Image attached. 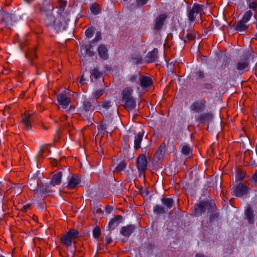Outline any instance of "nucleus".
Here are the masks:
<instances>
[{"label":"nucleus","mask_w":257,"mask_h":257,"mask_svg":"<svg viewBox=\"0 0 257 257\" xmlns=\"http://www.w3.org/2000/svg\"><path fill=\"white\" fill-rule=\"evenodd\" d=\"M113 210V207L111 206L107 205L105 207V211L106 212L110 213Z\"/></svg>","instance_id":"nucleus-52"},{"label":"nucleus","mask_w":257,"mask_h":257,"mask_svg":"<svg viewBox=\"0 0 257 257\" xmlns=\"http://www.w3.org/2000/svg\"><path fill=\"white\" fill-rule=\"evenodd\" d=\"M144 132L143 131L136 134L134 140V149L136 150L141 148V144L143 140Z\"/></svg>","instance_id":"nucleus-18"},{"label":"nucleus","mask_w":257,"mask_h":257,"mask_svg":"<svg viewBox=\"0 0 257 257\" xmlns=\"http://www.w3.org/2000/svg\"><path fill=\"white\" fill-rule=\"evenodd\" d=\"M37 56L36 48L29 50L27 53L26 54V57L30 60V63L31 64H33L32 60L36 58Z\"/></svg>","instance_id":"nucleus-31"},{"label":"nucleus","mask_w":257,"mask_h":257,"mask_svg":"<svg viewBox=\"0 0 257 257\" xmlns=\"http://www.w3.org/2000/svg\"><path fill=\"white\" fill-rule=\"evenodd\" d=\"M194 213L196 216L201 215L202 213L214 208V202L213 200L201 201L194 205Z\"/></svg>","instance_id":"nucleus-2"},{"label":"nucleus","mask_w":257,"mask_h":257,"mask_svg":"<svg viewBox=\"0 0 257 257\" xmlns=\"http://www.w3.org/2000/svg\"><path fill=\"white\" fill-rule=\"evenodd\" d=\"M202 11L201 6L195 4L193 5L192 9L188 11V18L190 21H194L196 16Z\"/></svg>","instance_id":"nucleus-7"},{"label":"nucleus","mask_w":257,"mask_h":257,"mask_svg":"<svg viewBox=\"0 0 257 257\" xmlns=\"http://www.w3.org/2000/svg\"><path fill=\"white\" fill-rule=\"evenodd\" d=\"M254 36H255V39L257 40V33L255 34Z\"/></svg>","instance_id":"nucleus-64"},{"label":"nucleus","mask_w":257,"mask_h":257,"mask_svg":"<svg viewBox=\"0 0 257 257\" xmlns=\"http://www.w3.org/2000/svg\"><path fill=\"white\" fill-rule=\"evenodd\" d=\"M141 193L143 196H147L148 195V190H142L141 191Z\"/></svg>","instance_id":"nucleus-56"},{"label":"nucleus","mask_w":257,"mask_h":257,"mask_svg":"<svg viewBox=\"0 0 257 257\" xmlns=\"http://www.w3.org/2000/svg\"><path fill=\"white\" fill-rule=\"evenodd\" d=\"M105 241H106V242L107 244H109L112 241V239L111 238V237L109 236H107L106 237H105Z\"/></svg>","instance_id":"nucleus-53"},{"label":"nucleus","mask_w":257,"mask_h":257,"mask_svg":"<svg viewBox=\"0 0 257 257\" xmlns=\"http://www.w3.org/2000/svg\"><path fill=\"white\" fill-rule=\"evenodd\" d=\"M148 164L147 156L145 154H140L136 160V166L140 175H145Z\"/></svg>","instance_id":"nucleus-4"},{"label":"nucleus","mask_w":257,"mask_h":257,"mask_svg":"<svg viewBox=\"0 0 257 257\" xmlns=\"http://www.w3.org/2000/svg\"><path fill=\"white\" fill-rule=\"evenodd\" d=\"M246 172L243 170L239 169L237 170L236 177L239 181L242 180L246 176Z\"/></svg>","instance_id":"nucleus-36"},{"label":"nucleus","mask_w":257,"mask_h":257,"mask_svg":"<svg viewBox=\"0 0 257 257\" xmlns=\"http://www.w3.org/2000/svg\"><path fill=\"white\" fill-rule=\"evenodd\" d=\"M101 39V34L100 32H97L95 38L92 41V42L95 43Z\"/></svg>","instance_id":"nucleus-46"},{"label":"nucleus","mask_w":257,"mask_h":257,"mask_svg":"<svg viewBox=\"0 0 257 257\" xmlns=\"http://www.w3.org/2000/svg\"><path fill=\"white\" fill-rule=\"evenodd\" d=\"M102 75V73L97 68H94L91 71V76L96 79L100 78Z\"/></svg>","instance_id":"nucleus-35"},{"label":"nucleus","mask_w":257,"mask_h":257,"mask_svg":"<svg viewBox=\"0 0 257 257\" xmlns=\"http://www.w3.org/2000/svg\"><path fill=\"white\" fill-rule=\"evenodd\" d=\"M249 188L243 185L242 183H239L232 188V193L237 197H241L243 195H246L249 191Z\"/></svg>","instance_id":"nucleus-6"},{"label":"nucleus","mask_w":257,"mask_h":257,"mask_svg":"<svg viewBox=\"0 0 257 257\" xmlns=\"http://www.w3.org/2000/svg\"><path fill=\"white\" fill-rule=\"evenodd\" d=\"M0 21L6 27L12 25V15L7 12H0Z\"/></svg>","instance_id":"nucleus-8"},{"label":"nucleus","mask_w":257,"mask_h":257,"mask_svg":"<svg viewBox=\"0 0 257 257\" xmlns=\"http://www.w3.org/2000/svg\"><path fill=\"white\" fill-rule=\"evenodd\" d=\"M197 74L198 77L199 79H203L204 78V74L203 71H199Z\"/></svg>","instance_id":"nucleus-51"},{"label":"nucleus","mask_w":257,"mask_h":257,"mask_svg":"<svg viewBox=\"0 0 257 257\" xmlns=\"http://www.w3.org/2000/svg\"><path fill=\"white\" fill-rule=\"evenodd\" d=\"M149 0H136V3L138 7H140L146 5Z\"/></svg>","instance_id":"nucleus-48"},{"label":"nucleus","mask_w":257,"mask_h":257,"mask_svg":"<svg viewBox=\"0 0 257 257\" xmlns=\"http://www.w3.org/2000/svg\"><path fill=\"white\" fill-rule=\"evenodd\" d=\"M85 80L83 75H82L79 80V83L81 85L83 84V82Z\"/></svg>","instance_id":"nucleus-54"},{"label":"nucleus","mask_w":257,"mask_h":257,"mask_svg":"<svg viewBox=\"0 0 257 257\" xmlns=\"http://www.w3.org/2000/svg\"><path fill=\"white\" fill-rule=\"evenodd\" d=\"M245 216L248 223L253 224L254 222V214L250 206H248L245 210Z\"/></svg>","instance_id":"nucleus-21"},{"label":"nucleus","mask_w":257,"mask_h":257,"mask_svg":"<svg viewBox=\"0 0 257 257\" xmlns=\"http://www.w3.org/2000/svg\"><path fill=\"white\" fill-rule=\"evenodd\" d=\"M57 100L63 108L65 109L71 102V98L67 97L65 94L61 93L57 96Z\"/></svg>","instance_id":"nucleus-11"},{"label":"nucleus","mask_w":257,"mask_h":257,"mask_svg":"<svg viewBox=\"0 0 257 257\" xmlns=\"http://www.w3.org/2000/svg\"><path fill=\"white\" fill-rule=\"evenodd\" d=\"M26 45H27V44H26V43H23V44H22L21 45V46H20L21 49L22 50H23V48H24V46H26Z\"/></svg>","instance_id":"nucleus-60"},{"label":"nucleus","mask_w":257,"mask_h":257,"mask_svg":"<svg viewBox=\"0 0 257 257\" xmlns=\"http://www.w3.org/2000/svg\"><path fill=\"white\" fill-rule=\"evenodd\" d=\"M91 12L94 15H97L101 12V9L99 5L97 4H93L90 7Z\"/></svg>","instance_id":"nucleus-34"},{"label":"nucleus","mask_w":257,"mask_h":257,"mask_svg":"<svg viewBox=\"0 0 257 257\" xmlns=\"http://www.w3.org/2000/svg\"><path fill=\"white\" fill-rule=\"evenodd\" d=\"M208 212L210 213L209 219L210 221H213L218 218L219 213L216 210V207L215 203L214 208L213 209H209Z\"/></svg>","instance_id":"nucleus-27"},{"label":"nucleus","mask_w":257,"mask_h":257,"mask_svg":"<svg viewBox=\"0 0 257 257\" xmlns=\"http://www.w3.org/2000/svg\"><path fill=\"white\" fill-rule=\"evenodd\" d=\"M103 94V91L102 90H97L94 94V96L96 98L100 97Z\"/></svg>","instance_id":"nucleus-50"},{"label":"nucleus","mask_w":257,"mask_h":257,"mask_svg":"<svg viewBox=\"0 0 257 257\" xmlns=\"http://www.w3.org/2000/svg\"><path fill=\"white\" fill-rule=\"evenodd\" d=\"M101 234L100 228L98 226H96L93 229V235L95 238H98Z\"/></svg>","instance_id":"nucleus-41"},{"label":"nucleus","mask_w":257,"mask_h":257,"mask_svg":"<svg viewBox=\"0 0 257 257\" xmlns=\"http://www.w3.org/2000/svg\"><path fill=\"white\" fill-rule=\"evenodd\" d=\"M207 101L205 98H201L195 101L190 106V109L196 112H201L206 107Z\"/></svg>","instance_id":"nucleus-5"},{"label":"nucleus","mask_w":257,"mask_h":257,"mask_svg":"<svg viewBox=\"0 0 257 257\" xmlns=\"http://www.w3.org/2000/svg\"><path fill=\"white\" fill-rule=\"evenodd\" d=\"M129 61L134 64H140L143 62V59L140 55L134 53L130 55Z\"/></svg>","instance_id":"nucleus-26"},{"label":"nucleus","mask_w":257,"mask_h":257,"mask_svg":"<svg viewBox=\"0 0 257 257\" xmlns=\"http://www.w3.org/2000/svg\"><path fill=\"white\" fill-rule=\"evenodd\" d=\"M251 182L255 185H257V170L253 174L251 179Z\"/></svg>","instance_id":"nucleus-45"},{"label":"nucleus","mask_w":257,"mask_h":257,"mask_svg":"<svg viewBox=\"0 0 257 257\" xmlns=\"http://www.w3.org/2000/svg\"><path fill=\"white\" fill-rule=\"evenodd\" d=\"M26 2H27L28 3H31V0H25Z\"/></svg>","instance_id":"nucleus-63"},{"label":"nucleus","mask_w":257,"mask_h":257,"mask_svg":"<svg viewBox=\"0 0 257 257\" xmlns=\"http://www.w3.org/2000/svg\"><path fill=\"white\" fill-rule=\"evenodd\" d=\"M94 30L93 28H89L85 31V35L88 38H91L93 35Z\"/></svg>","instance_id":"nucleus-43"},{"label":"nucleus","mask_w":257,"mask_h":257,"mask_svg":"<svg viewBox=\"0 0 257 257\" xmlns=\"http://www.w3.org/2000/svg\"><path fill=\"white\" fill-rule=\"evenodd\" d=\"M161 201L169 209L172 208L174 203V200L171 198L163 197L162 198Z\"/></svg>","instance_id":"nucleus-29"},{"label":"nucleus","mask_w":257,"mask_h":257,"mask_svg":"<svg viewBox=\"0 0 257 257\" xmlns=\"http://www.w3.org/2000/svg\"><path fill=\"white\" fill-rule=\"evenodd\" d=\"M196 38V33L194 30L190 29L187 31V34H185L184 32H183L182 39L184 42H188L193 41Z\"/></svg>","instance_id":"nucleus-13"},{"label":"nucleus","mask_w":257,"mask_h":257,"mask_svg":"<svg viewBox=\"0 0 257 257\" xmlns=\"http://www.w3.org/2000/svg\"><path fill=\"white\" fill-rule=\"evenodd\" d=\"M154 212L157 214H164L166 213L165 209L164 207L159 205H156L154 207Z\"/></svg>","instance_id":"nucleus-37"},{"label":"nucleus","mask_w":257,"mask_h":257,"mask_svg":"<svg viewBox=\"0 0 257 257\" xmlns=\"http://www.w3.org/2000/svg\"><path fill=\"white\" fill-rule=\"evenodd\" d=\"M251 16L252 12L250 10L244 13L241 20L246 23L249 21Z\"/></svg>","instance_id":"nucleus-40"},{"label":"nucleus","mask_w":257,"mask_h":257,"mask_svg":"<svg viewBox=\"0 0 257 257\" xmlns=\"http://www.w3.org/2000/svg\"><path fill=\"white\" fill-rule=\"evenodd\" d=\"M257 7V4L254 2H252L249 4V8L250 9H252L253 10H255Z\"/></svg>","instance_id":"nucleus-49"},{"label":"nucleus","mask_w":257,"mask_h":257,"mask_svg":"<svg viewBox=\"0 0 257 257\" xmlns=\"http://www.w3.org/2000/svg\"><path fill=\"white\" fill-rule=\"evenodd\" d=\"M35 193H40L42 194H47L51 192L50 187L46 184H39L37 183V187L34 190Z\"/></svg>","instance_id":"nucleus-14"},{"label":"nucleus","mask_w":257,"mask_h":257,"mask_svg":"<svg viewBox=\"0 0 257 257\" xmlns=\"http://www.w3.org/2000/svg\"><path fill=\"white\" fill-rule=\"evenodd\" d=\"M62 176V174L61 172H57L54 174L51 179V184L53 186L60 184L61 182Z\"/></svg>","instance_id":"nucleus-24"},{"label":"nucleus","mask_w":257,"mask_h":257,"mask_svg":"<svg viewBox=\"0 0 257 257\" xmlns=\"http://www.w3.org/2000/svg\"><path fill=\"white\" fill-rule=\"evenodd\" d=\"M137 228L135 225L129 224L123 226L120 231V234L124 237H129Z\"/></svg>","instance_id":"nucleus-10"},{"label":"nucleus","mask_w":257,"mask_h":257,"mask_svg":"<svg viewBox=\"0 0 257 257\" xmlns=\"http://www.w3.org/2000/svg\"><path fill=\"white\" fill-rule=\"evenodd\" d=\"M249 60L247 58L240 59L235 65V67L239 71H246L248 70Z\"/></svg>","instance_id":"nucleus-9"},{"label":"nucleus","mask_w":257,"mask_h":257,"mask_svg":"<svg viewBox=\"0 0 257 257\" xmlns=\"http://www.w3.org/2000/svg\"><path fill=\"white\" fill-rule=\"evenodd\" d=\"M130 80L132 82H135L137 80V76L135 75H133L130 77Z\"/></svg>","instance_id":"nucleus-55"},{"label":"nucleus","mask_w":257,"mask_h":257,"mask_svg":"<svg viewBox=\"0 0 257 257\" xmlns=\"http://www.w3.org/2000/svg\"><path fill=\"white\" fill-rule=\"evenodd\" d=\"M122 219V217L121 215H117L112 218L108 223V227L109 229L113 230L121 222Z\"/></svg>","instance_id":"nucleus-17"},{"label":"nucleus","mask_w":257,"mask_h":257,"mask_svg":"<svg viewBox=\"0 0 257 257\" xmlns=\"http://www.w3.org/2000/svg\"><path fill=\"white\" fill-rule=\"evenodd\" d=\"M140 85L142 87H149L152 84V79L147 76H142L140 78Z\"/></svg>","instance_id":"nucleus-22"},{"label":"nucleus","mask_w":257,"mask_h":257,"mask_svg":"<svg viewBox=\"0 0 257 257\" xmlns=\"http://www.w3.org/2000/svg\"><path fill=\"white\" fill-rule=\"evenodd\" d=\"M98 52L99 56L102 59L106 60L108 58L107 49L105 45H100L98 49Z\"/></svg>","instance_id":"nucleus-25"},{"label":"nucleus","mask_w":257,"mask_h":257,"mask_svg":"<svg viewBox=\"0 0 257 257\" xmlns=\"http://www.w3.org/2000/svg\"><path fill=\"white\" fill-rule=\"evenodd\" d=\"M43 151H44L43 150H41V151L39 152V155H41L42 154Z\"/></svg>","instance_id":"nucleus-61"},{"label":"nucleus","mask_w":257,"mask_h":257,"mask_svg":"<svg viewBox=\"0 0 257 257\" xmlns=\"http://www.w3.org/2000/svg\"><path fill=\"white\" fill-rule=\"evenodd\" d=\"M166 149V145L165 143H162L160 146L159 150L156 151L155 153V156L158 158H161L162 157L165 153Z\"/></svg>","instance_id":"nucleus-30"},{"label":"nucleus","mask_w":257,"mask_h":257,"mask_svg":"<svg viewBox=\"0 0 257 257\" xmlns=\"http://www.w3.org/2000/svg\"><path fill=\"white\" fill-rule=\"evenodd\" d=\"M66 3L65 1L63 0H58V6L57 8H60L62 11H64L65 7L66 6Z\"/></svg>","instance_id":"nucleus-44"},{"label":"nucleus","mask_w":257,"mask_h":257,"mask_svg":"<svg viewBox=\"0 0 257 257\" xmlns=\"http://www.w3.org/2000/svg\"><path fill=\"white\" fill-rule=\"evenodd\" d=\"M205 88L207 89H210V88H212V86L209 84H205Z\"/></svg>","instance_id":"nucleus-58"},{"label":"nucleus","mask_w":257,"mask_h":257,"mask_svg":"<svg viewBox=\"0 0 257 257\" xmlns=\"http://www.w3.org/2000/svg\"><path fill=\"white\" fill-rule=\"evenodd\" d=\"M79 234V232L78 230L72 228L61 237V242L66 246H70L72 245L73 240L77 238Z\"/></svg>","instance_id":"nucleus-3"},{"label":"nucleus","mask_w":257,"mask_h":257,"mask_svg":"<svg viewBox=\"0 0 257 257\" xmlns=\"http://www.w3.org/2000/svg\"><path fill=\"white\" fill-rule=\"evenodd\" d=\"M181 152L185 155H189L192 153V149L188 145H184L182 148Z\"/></svg>","instance_id":"nucleus-38"},{"label":"nucleus","mask_w":257,"mask_h":257,"mask_svg":"<svg viewBox=\"0 0 257 257\" xmlns=\"http://www.w3.org/2000/svg\"><path fill=\"white\" fill-rule=\"evenodd\" d=\"M86 48V54L89 57L93 56L94 53L91 50L92 48V45H88L85 46Z\"/></svg>","instance_id":"nucleus-42"},{"label":"nucleus","mask_w":257,"mask_h":257,"mask_svg":"<svg viewBox=\"0 0 257 257\" xmlns=\"http://www.w3.org/2000/svg\"><path fill=\"white\" fill-rule=\"evenodd\" d=\"M111 124V121L108 120H105L104 121H102L98 127L99 131H103L105 132L108 127L110 126Z\"/></svg>","instance_id":"nucleus-33"},{"label":"nucleus","mask_w":257,"mask_h":257,"mask_svg":"<svg viewBox=\"0 0 257 257\" xmlns=\"http://www.w3.org/2000/svg\"><path fill=\"white\" fill-rule=\"evenodd\" d=\"M158 51L157 48H154L152 51L148 53L146 57V61L148 63L154 62L158 58Z\"/></svg>","instance_id":"nucleus-19"},{"label":"nucleus","mask_w":257,"mask_h":257,"mask_svg":"<svg viewBox=\"0 0 257 257\" xmlns=\"http://www.w3.org/2000/svg\"><path fill=\"white\" fill-rule=\"evenodd\" d=\"M245 23L241 20H240L235 26V30L238 32L245 31L248 28V26Z\"/></svg>","instance_id":"nucleus-28"},{"label":"nucleus","mask_w":257,"mask_h":257,"mask_svg":"<svg viewBox=\"0 0 257 257\" xmlns=\"http://www.w3.org/2000/svg\"><path fill=\"white\" fill-rule=\"evenodd\" d=\"M2 73H4V74H8V71H7V70H5V71H3Z\"/></svg>","instance_id":"nucleus-62"},{"label":"nucleus","mask_w":257,"mask_h":257,"mask_svg":"<svg viewBox=\"0 0 257 257\" xmlns=\"http://www.w3.org/2000/svg\"><path fill=\"white\" fill-rule=\"evenodd\" d=\"M212 118V114L209 112H204L199 115L196 121L199 123H205L209 121Z\"/></svg>","instance_id":"nucleus-16"},{"label":"nucleus","mask_w":257,"mask_h":257,"mask_svg":"<svg viewBox=\"0 0 257 257\" xmlns=\"http://www.w3.org/2000/svg\"><path fill=\"white\" fill-rule=\"evenodd\" d=\"M101 106L105 109H108L111 106L110 101L106 100L103 101L102 103Z\"/></svg>","instance_id":"nucleus-47"},{"label":"nucleus","mask_w":257,"mask_h":257,"mask_svg":"<svg viewBox=\"0 0 257 257\" xmlns=\"http://www.w3.org/2000/svg\"><path fill=\"white\" fill-rule=\"evenodd\" d=\"M55 21V17L52 15H47L45 19V23L47 26H51L54 25Z\"/></svg>","instance_id":"nucleus-32"},{"label":"nucleus","mask_w":257,"mask_h":257,"mask_svg":"<svg viewBox=\"0 0 257 257\" xmlns=\"http://www.w3.org/2000/svg\"><path fill=\"white\" fill-rule=\"evenodd\" d=\"M166 18L167 16L165 14L159 15L155 20L154 29L157 31L160 30L163 27Z\"/></svg>","instance_id":"nucleus-12"},{"label":"nucleus","mask_w":257,"mask_h":257,"mask_svg":"<svg viewBox=\"0 0 257 257\" xmlns=\"http://www.w3.org/2000/svg\"><path fill=\"white\" fill-rule=\"evenodd\" d=\"M132 92L133 89L130 88H125L122 92V105L128 111L134 109L136 105V101L132 95Z\"/></svg>","instance_id":"nucleus-1"},{"label":"nucleus","mask_w":257,"mask_h":257,"mask_svg":"<svg viewBox=\"0 0 257 257\" xmlns=\"http://www.w3.org/2000/svg\"><path fill=\"white\" fill-rule=\"evenodd\" d=\"M195 257H207L205 256L203 254L197 253L195 255Z\"/></svg>","instance_id":"nucleus-57"},{"label":"nucleus","mask_w":257,"mask_h":257,"mask_svg":"<svg viewBox=\"0 0 257 257\" xmlns=\"http://www.w3.org/2000/svg\"><path fill=\"white\" fill-rule=\"evenodd\" d=\"M80 179L78 176L73 175L69 179L67 187L69 189H74L80 183Z\"/></svg>","instance_id":"nucleus-15"},{"label":"nucleus","mask_w":257,"mask_h":257,"mask_svg":"<svg viewBox=\"0 0 257 257\" xmlns=\"http://www.w3.org/2000/svg\"><path fill=\"white\" fill-rule=\"evenodd\" d=\"M126 164L125 161H121L116 167L115 170L118 172L121 171L124 169V168L126 167Z\"/></svg>","instance_id":"nucleus-39"},{"label":"nucleus","mask_w":257,"mask_h":257,"mask_svg":"<svg viewBox=\"0 0 257 257\" xmlns=\"http://www.w3.org/2000/svg\"><path fill=\"white\" fill-rule=\"evenodd\" d=\"M31 115L28 113H24L22 115V120L21 122L24 125L25 128L29 130L31 128V124L30 123V118Z\"/></svg>","instance_id":"nucleus-20"},{"label":"nucleus","mask_w":257,"mask_h":257,"mask_svg":"<svg viewBox=\"0 0 257 257\" xmlns=\"http://www.w3.org/2000/svg\"><path fill=\"white\" fill-rule=\"evenodd\" d=\"M98 102L96 100L93 99L92 102H90L88 100H85L83 102L82 107L83 109L85 111H93L94 108L92 106V104L97 103Z\"/></svg>","instance_id":"nucleus-23"},{"label":"nucleus","mask_w":257,"mask_h":257,"mask_svg":"<svg viewBox=\"0 0 257 257\" xmlns=\"http://www.w3.org/2000/svg\"><path fill=\"white\" fill-rule=\"evenodd\" d=\"M63 12H64V11H62L60 9V8H59V11L58 12V13L59 15H61Z\"/></svg>","instance_id":"nucleus-59"}]
</instances>
